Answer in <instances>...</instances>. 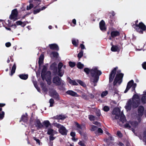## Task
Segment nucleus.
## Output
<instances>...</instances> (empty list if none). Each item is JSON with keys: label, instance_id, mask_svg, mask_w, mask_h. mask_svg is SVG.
I'll use <instances>...</instances> for the list:
<instances>
[{"label": "nucleus", "instance_id": "5701e85b", "mask_svg": "<svg viewBox=\"0 0 146 146\" xmlns=\"http://www.w3.org/2000/svg\"><path fill=\"white\" fill-rule=\"evenodd\" d=\"M111 44L112 45L111 48V50L112 52H118L119 50V47L117 45H114L112 44V43H111Z\"/></svg>", "mask_w": 146, "mask_h": 146}, {"label": "nucleus", "instance_id": "393cba45", "mask_svg": "<svg viewBox=\"0 0 146 146\" xmlns=\"http://www.w3.org/2000/svg\"><path fill=\"white\" fill-rule=\"evenodd\" d=\"M56 64L55 62H54L50 66V68L51 69L53 70L54 72L55 73V71L57 72V68L56 67Z\"/></svg>", "mask_w": 146, "mask_h": 146}, {"label": "nucleus", "instance_id": "6ab92c4d", "mask_svg": "<svg viewBox=\"0 0 146 146\" xmlns=\"http://www.w3.org/2000/svg\"><path fill=\"white\" fill-rule=\"evenodd\" d=\"M100 27L101 30L102 31H105L106 30L105 27V24L104 21L102 20L100 23Z\"/></svg>", "mask_w": 146, "mask_h": 146}, {"label": "nucleus", "instance_id": "8fccbe9b", "mask_svg": "<svg viewBox=\"0 0 146 146\" xmlns=\"http://www.w3.org/2000/svg\"><path fill=\"white\" fill-rule=\"evenodd\" d=\"M49 102L50 103V107H52L53 106V104L54 103V100L52 99L51 98L50 99L49 101Z\"/></svg>", "mask_w": 146, "mask_h": 146}, {"label": "nucleus", "instance_id": "603ef678", "mask_svg": "<svg viewBox=\"0 0 146 146\" xmlns=\"http://www.w3.org/2000/svg\"><path fill=\"white\" fill-rule=\"evenodd\" d=\"M97 129L98 127H97L94 125H92L90 130L92 131H95L96 130H97Z\"/></svg>", "mask_w": 146, "mask_h": 146}, {"label": "nucleus", "instance_id": "cd10ccee", "mask_svg": "<svg viewBox=\"0 0 146 146\" xmlns=\"http://www.w3.org/2000/svg\"><path fill=\"white\" fill-rule=\"evenodd\" d=\"M119 120L120 121L122 122L123 123L124 122L126 121L125 117L122 112H121L120 115Z\"/></svg>", "mask_w": 146, "mask_h": 146}, {"label": "nucleus", "instance_id": "1a4fd4ad", "mask_svg": "<svg viewBox=\"0 0 146 146\" xmlns=\"http://www.w3.org/2000/svg\"><path fill=\"white\" fill-rule=\"evenodd\" d=\"M63 66V64L61 62H60L58 65L57 75L61 77L63 76L64 72V70L62 68Z\"/></svg>", "mask_w": 146, "mask_h": 146}, {"label": "nucleus", "instance_id": "9b49d317", "mask_svg": "<svg viewBox=\"0 0 146 146\" xmlns=\"http://www.w3.org/2000/svg\"><path fill=\"white\" fill-rule=\"evenodd\" d=\"M117 68V67H116L111 71L109 76V82L110 83L113 81Z\"/></svg>", "mask_w": 146, "mask_h": 146}, {"label": "nucleus", "instance_id": "4c0bfd02", "mask_svg": "<svg viewBox=\"0 0 146 146\" xmlns=\"http://www.w3.org/2000/svg\"><path fill=\"white\" fill-rule=\"evenodd\" d=\"M77 66L78 68L81 69L83 68L84 65L81 62H79L77 64Z\"/></svg>", "mask_w": 146, "mask_h": 146}, {"label": "nucleus", "instance_id": "7c9ffc66", "mask_svg": "<svg viewBox=\"0 0 146 146\" xmlns=\"http://www.w3.org/2000/svg\"><path fill=\"white\" fill-rule=\"evenodd\" d=\"M72 42L73 44L76 47L78 46L79 41L78 40L75 39H73L72 40Z\"/></svg>", "mask_w": 146, "mask_h": 146}, {"label": "nucleus", "instance_id": "aec40b11", "mask_svg": "<svg viewBox=\"0 0 146 146\" xmlns=\"http://www.w3.org/2000/svg\"><path fill=\"white\" fill-rule=\"evenodd\" d=\"M66 93L67 94L72 96L77 97L79 96V95L76 92L72 90H68L66 92Z\"/></svg>", "mask_w": 146, "mask_h": 146}, {"label": "nucleus", "instance_id": "ddd939ff", "mask_svg": "<svg viewBox=\"0 0 146 146\" xmlns=\"http://www.w3.org/2000/svg\"><path fill=\"white\" fill-rule=\"evenodd\" d=\"M59 132L62 135H67L68 130L64 126H62L61 128L59 129Z\"/></svg>", "mask_w": 146, "mask_h": 146}, {"label": "nucleus", "instance_id": "423d86ee", "mask_svg": "<svg viewBox=\"0 0 146 146\" xmlns=\"http://www.w3.org/2000/svg\"><path fill=\"white\" fill-rule=\"evenodd\" d=\"M120 114V110L118 108H114L112 112L111 115L112 120L118 119L119 118Z\"/></svg>", "mask_w": 146, "mask_h": 146}, {"label": "nucleus", "instance_id": "f257e3e1", "mask_svg": "<svg viewBox=\"0 0 146 146\" xmlns=\"http://www.w3.org/2000/svg\"><path fill=\"white\" fill-rule=\"evenodd\" d=\"M140 102L139 96L137 95L134 94L132 98L127 101L125 108L127 111H130L132 108H137L140 104Z\"/></svg>", "mask_w": 146, "mask_h": 146}, {"label": "nucleus", "instance_id": "37998d69", "mask_svg": "<svg viewBox=\"0 0 146 146\" xmlns=\"http://www.w3.org/2000/svg\"><path fill=\"white\" fill-rule=\"evenodd\" d=\"M108 91L107 90H105L102 92V93L101 96L102 98L104 97L105 96L107 95L108 94Z\"/></svg>", "mask_w": 146, "mask_h": 146}, {"label": "nucleus", "instance_id": "79ce46f5", "mask_svg": "<svg viewBox=\"0 0 146 146\" xmlns=\"http://www.w3.org/2000/svg\"><path fill=\"white\" fill-rule=\"evenodd\" d=\"M5 112L3 111L0 112V120H2L4 117Z\"/></svg>", "mask_w": 146, "mask_h": 146}, {"label": "nucleus", "instance_id": "4be33fe9", "mask_svg": "<svg viewBox=\"0 0 146 146\" xmlns=\"http://www.w3.org/2000/svg\"><path fill=\"white\" fill-rule=\"evenodd\" d=\"M49 46L50 48L52 50H58L59 47L58 45L56 44H49Z\"/></svg>", "mask_w": 146, "mask_h": 146}, {"label": "nucleus", "instance_id": "864d4df0", "mask_svg": "<svg viewBox=\"0 0 146 146\" xmlns=\"http://www.w3.org/2000/svg\"><path fill=\"white\" fill-rule=\"evenodd\" d=\"M103 110L105 111H108L109 110L110 108L108 106H105L104 107Z\"/></svg>", "mask_w": 146, "mask_h": 146}, {"label": "nucleus", "instance_id": "9d476101", "mask_svg": "<svg viewBox=\"0 0 146 146\" xmlns=\"http://www.w3.org/2000/svg\"><path fill=\"white\" fill-rule=\"evenodd\" d=\"M18 12L17 9H15L13 10L11 12V15L9 16V18L11 20L15 21L17 19Z\"/></svg>", "mask_w": 146, "mask_h": 146}, {"label": "nucleus", "instance_id": "b1692460", "mask_svg": "<svg viewBox=\"0 0 146 146\" xmlns=\"http://www.w3.org/2000/svg\"><path fill=\"white\" fill-rule=\"evenodd\" d=\"M144 108L143 106H140L138 108V113L139 116H142L143 114Z\"/></svg>", "mask_w": 146, "mask_h": 146}, {"label": "nucleus", "instance_id": "2f4dec72", "mask_svg": "<svg viewBox=\"0 0 146 146\" xmlns=\"http://www.w3.org/2000/svg\"><path fill=\"white\" fill-rule=\"evenodd\" d=\"M55 119H58L63 120L66 118V117L64 115H56L55 117Z\"/></svg>", "mask_w": 146, "mask_h": 146}, {"label": "nucleus", "instance_id": "a19ab883", "mask_svg": "<svg viewBox=\"0 0 146 146\" xmlns=\"http://www.w3.org/2000/svg\"><path fill=\"white\" fill-rule=\"evenodd\" d=\"M69 83L71 84H72L73 85L77 86L78 85V84L75 81L72 80L71 79L69 81Z\"/></svg>", "mask_w": 146, "mask_h": 146}, {"label": "nucleus", "instance_id": "f3484780", "mask_svg": "<svg viewBox=\"0 0 146 146\" xmlns=\"http://www.w3.org/2000/svg\"><path fill=\"white\" fill-rule=\"evenodd\" d=\"M75 124L77 127L76 130L78 131V133L81 135L82 131V128L83 127L82 125H81L78 123L77 122H75Z\"/></svg>", "mask_w": 146, "mask_h": 146}, {"label": "nucleus", "instance_id": "ea45409f", "mask_svg": "<svg viewBox=\"0 0 146 146\" xmlns=\"http://www.w3.org/2000/svg\"><path fill=\"white\" fill-rule=\"evenodd\" d=\"M103 132L101 128H98L97 130L95 132V134H98L102 133Z\"/></svg>", "mask_w": 146, "mask_h": 146}, {"label": "nucleus", "instance_id": "bf43d9fd", "mask_svg": "<svg viewBox=\"0 0 146 146\" xmlns=\"http://www.w3.org/2000/svg\"><path fill=\"white\" fill-rule=\"evenodd\" d=\"M5 104L4 103H0V112L1 111H2V107H3L5 106Z\"/></svg>", "mask_w": 146, "mask_h": 146}, {"label": "nucleus", "instance_id": "0e129e2a", "mask_svg": "<svg viewBox=\"0 0 146 146\" xmlns=\"http://www.w3.org/2000/svg\"><path fill=\"white\" fill-rule=\"evenodd\" d=\"M117 135L120 137L122 136V135L120 131H117Z\"/></svg>", "mask_w": 146, "mask_h": 146}, {"label": "nucleus", "instance_id": "e2e57ef3", "mask_svg": "<svg viewBox=\"0 0 146 146\" xmlns=\"http://www.w3.org/2000/svg\"><path fill=\"white\" fill-rule=\"evenodd\" d=\"M93 123L98 126H101L100 123L97 121L94 122Z\"/></svg>", "mask_w": 146, "mask_h": 146}, {"label": "nucleus", "instance_id": "473e14b6", "mask_svg": "<svg viewBox=\"0 0 146 146\" xmlns=\"http://www.w3.org/2000/svg\"><path fill=\"white\" fill-rule=\"evenodd\" d=\"M16 69V65L15 63L13 65L11 70V73L10 74L11 76H12L15 73Z\"/></svg>", "mask_w": 146, "mask_h": 146}, {"label": "nucleus", "instance_id": "49530a36", "mask_svg": "<svg viewBox=\"0 0 146 146\" xmlns=\"http://www.w3.org/2000/svg\"><path fill=\"white\" fill-rule=\"evenodd\" d=\"M88 117L90 120L91 121H94L95 120V117L93 115H89Z\"/></svg>", "mask_w": 146, "mask_h": 146}, {"label": "nucleus", "instance_id": "20e7f679", "mask_svg": "<svg viewBox=\"0 0 146 146\" xmlns=\"http://www.w3.org/2000/svg\"><path fill=\"white\" fill-rule=\"evenodd\" d=\"M140 34H143V31L146 29V26L142 22L140 23L138 25H133L132 26Z\"/></svg>", "mask_w": 146, "mask_h": 146}, {"label": "nucleus", "instance_id": "c85d7f7f", "mask_svg": "<svg viewBox=\"0 0 146 146\" xmlns=\"http://www.w3.org/2000/svg\"><path fill=\"white\" fill-rule=\"evenodd\" d=\"M27 116V113H25V115H22L21 117V120L25 122H27L28 120Z\"/></svg>", "mask_w": 146, "mask_h": 146}, {"label": "nucleus", "instance_id": "a211bd4d", "mask_svg": "<svg viewBox=\"0 0 146 146\" xmlns=\"http://www.w3.org/2000/svg\"><path fill=\"white\" fill-rule=\"evenodd\" d=\"M51 94L52 95L53 97L57 100H59V94L56 90H52L51 92Z\"/></svg>", "mask_w": 146, "mask_h": 146}, {"label": "nucleus", "instance_id": "13d9d810", "mask_svg": "<svg viewBox=\"0 0 146 146\" xmlns=\"http://www.w3.org/2000/svg\"><path fill=\"white\" fill-rule=\"evenodd\" d=\"M54 135H51L49 136V140L50 141H53L55 139V137H53Z\"/></svg>", "mask_w": 146, "mask_h": 146}, {"label": "nucleus", "instance_id": "69168bd1", "mask_svg": "<svg viewBox=\"0 0 146 146\" xmlns=\"http://www.w3.org/2000/svg\"><path fill=\"white\" fill-rule=\"evenodd\" d=\"M70 135L72 137H75L76 135V133L75 132H72L70 133Z\"/></svg>", "mask_w": 146, "mask_h": 146}, {"label": "nucleus", "instance_id": "c9c22d12", "mask_svg": "<svg viewBox=\"0 0 146 146\" xmlns=\"http://www.w3.org/2000/svg\"><path fill=\"white\" fill-rule=\"evenodd\" d=\"M141 101L143 104H145L146 103V96L144 95L143 96L141 99Z\"/></svg>", "mask_w": 146, "mask_h": 146}, {"label": "nucleus", "instance_id": "bb28decb", "mask_svg": "<svg viewBox=\"0 0 146 146\" xmlns=\"http://www.w3.org/2000/svg\"><path fill=\"white\" fill-rule=\"evenodd\" d=\"M119 33L118 31H113L111 33V36L112 37H114L118 36L119 35Z\"/></svg>", "mask_w": 146, "mask_h": 146}, {"label": "nucleus", "instance_id": "72a5a7b5", "mask_svg": "<svg viewBox=\"0 0 146 146\" xmlns=\"http://www.w3.org/2000/svg\"><path fill=\"white\" fill-rule=\"evenodd\" d=\"M47 73L49 75V77L48 78V79H46H46L45 80H46V81L49 84H50L51 83V82L50 80L51 78H50V75H51V72L50 71H48L47 72Z\"/></svg>", "mask_w": 146, "mask_h": 146}, {"label": "nucleus", "instance_id": "7ed1b4c3", "mask_svg": "<svg viewBox=\"0 0 146 146\" xmlns=\"http://www.w3.org/2000/svg\"><path fill=\"white\" fill-rule=\"evenodd\" d=\"M121 71L118 70L117 71V74L114 79L113 82L114 85H119L122 81V78L123 74L121 73Z\"/></svg>", "mask_w": 146, "mask_h": 146}, {"label": "nucleus", "instance_id": "dca6fc26", "mask_svg": "<svg viewBox=\"0 0 146 146\" xmlns=\"http://www.w3.org/2000/svg\"><path fill=\"white\" fill-rule=\"evenodd\" d=\"M75 124L77 127L76 130L78 131V133L81 135L82 131V128L83 127L82 125H81L78 123L77 122H75Z\"/></svg>", "mask_w": 146, "mask_h": 146}, {"label": "nucleus", "instance_id": "f03ea898", "mask_svg": "<svg viewBox=\"0 0 146 146\" xmlns=\"http://www.w3.org/2000/svg\"><path fill=\"white\" fill-rule=\"evenodd\" d=\"M98 67H93L90 70V74L91 77L90 78V82L94 86L97 85L99 78V76L102 74L100 70H98Z\"/></svg>", "mask_w": 146, "mask_h": 146}, {"label": "nucleus", "instance_id": "680f3d73", "mask_svg": "<svg viewBox=\"0 0 146 146\" xmlns=\"http://www.w3.org/2000/svg\"><path fill=\"white\" fill-rule=\"evenodd\" d=\"M112 92L115 94H117V89L115 88H113L112 90Z\"/></svg>", "mask_w": 146, "mask_h": 146}, {"label": "nucleus", "instance_id": "5fc2aeb1", "mask_svg": "<svg viewBox=\"0 0 146 146\" xmlns=\"http://www.w3.org/2000/svg\"><path fill=\"white\" fill-rule=\"evenodd\" d=\"M55 126L59 129L60 128H61V127L63 125H62L59 123H56L55 124Z\"/></svg>", "mask_w": 146, "mask_h": 146}, {"label": "nucleus", "instance_id": "f704fd0d", "mask_svg": "<svg viewBox=\"0 0 146 146\" xmlns=\"http://www.w3.org/2000/svg\"><path fill=\"white\" fill-rule=\"evenodd\" d=\"M84 51L82 50H81L79 53L78 54L77 56L79 59V60H80V59L82 58V57L83 55Z\"/></svg>", "mask_w": 146, "mask_h": 146}, {"label": "nucleus", "instance_id": "0eeeda50", "mask_svg": "<svg viewBox=\"0 0 146 146\" xmlns=\"http://www.w3.org/2000/svg\"><path fill=\"white\" fill-rule=\"evenodd\" d=\"M52 82L56 86L61 84L63 86L65 85V82L63 81H62L61 78L57 76L54 77L53 78Z\"/></svg>", "mask_w": 146, "mask_h": 146}, {"label": "nucleus", "instance_id": "c03bdc74", "mask_svg": "<svg viewBox=\"0 0 146 146\" xmlns=\"http://www.w3.org/2000/svg\"><path fill=\"white\" fill-rule=\"evenodd\" d=\"M52 54L53 55V56L54 57L57 58H58V53L56 52H52Z\"/></svg>", "mask_w": 146, "mask_h": 146}, {"label": "nucleus", "instance_id": "f8f14e48", "mask_svg": "<svg viewBox=\"0 0 146 146\" xmlns=\"http://www.w3.org/2000/svg\"><path fill=\"white\" fill-rule=\"evenodd\" d=\"M46 65H44L43 66V68L42 70L41 74V77L43 80H44L45 79H46V74H48V73H47V72H46Z\"/></svg>", "mask_w": 146, "mask_h": 146}, {"label": "nucleus", "instance_id": "412c9836", "mask_svg": "<svg viewBox=\"0 0 146 146\" xmlns=\"http://www.w3.org/2000/svg\"><path fill=\"white\" fill-rule=\"evenodd\" d=\"M47 134L50 135H54L56 133V131L52 129L48 128L47 129Z\"/></svg>", "mask_w": 146, "mask_h": 146}, {"label": "nucleus", "instance_id": "39448f33", "mask_svg": "<svg viewBox=\"0 0 146 146\" xmlns=\"http://www.w3.org/2000/svg\"><path fill=\"white\" fill-rule=\"evenodd\" d=\"M137 86V84L135 83H134V81L133 80H131L129 82L126 88L124 91V93H126L131 88L132 92L134 91L135 93V88Z\"/></svg>", "mask_w": 146, "mask_h": 146}, {"label": "nucleus", "instance_id": "2eb2a0df", "mask_svg": "<svg viewBox=\"0 0 146 146\" xmlns=\"http://www.w3.org/2000/svg\"><path fill=\"white\" fill-rule=\"evenodd\" d=\"M75 124L77 127L76 130L78 131V133L81 135L82 131V128L83 127L82 125H81L78 123L77 122H75Z\"/></svg>", "mask_w": 146, "mask_h": 146}, {"label": "nucleus", "instance_id": "052dcab7", "mask_svg": "<svg viewBox=\"0 0 146 146\" xmlns=\"http://www.w3.org/2000/svg\"><path fill=\"white\" fill-rule=\"evenodd\" d=\"M96 113V115L98 116H100L101 115L100 111V110H97Z\"/></svg>", "mask_w": 146, "mask_h": 146}, {"label": "nucleus", "instance_id": "6e6d98bb", "mask_svg": "<svg viewBox=\"0 0 146 146\" xmlns=\"http://www.w3.org/2000/svg\"><path fill=\"white\" fill-rule=\"evenodd\" d=\"M33 139L34 140H35L37 143H38L39 145H40V141L39 139H37L36 137H34Z\"/></svg>", "mask_w": 146, "mask_h": 146}, {"label": "nucleus", "instance_id": "774afa93", "mask_svg": "<svg viewBox=\"0 0 146 146\" xmlns=\"http://www.w3.org/2000/svg\"><path fill=\"white\" fill-rule=\"evenodd\" d=\"M11 46V44L10 42H7L5 43V46L7 47H9Z\"/></svg>", "mask_w": 146, "mask_h": 146}, {"label": "nucleus", "instance_id": "4d7b16f0", "mask_svg": "<svg viewBox=\"0 0 146 146\" xmlns=\"http://www.w3.org/2000/svg\"><path fill=\"white\" fill-rule=\"evenodd\" d=\"M142 66L143 69L146 70V62H145L142 63Z\"/></svg>", "mask_w": 146, "mask_h": 146}, {"label": "nucleus", "instance_id": "3c124183", "mask_svg": "<svg viewBox=\"0 0 146 146\" xmlns=\"http://www.w3.org/2000/svg\"><path fill=\"white\" fill-rule=\"evenodd\" d=\"M33 7V5L32 4L30 3L29 6H27V10H29L31 9Z\"/></svg>", "mask_w": 146, "mask_h": 146}, {"label": "nucleus", "instance_id": "e433bc0d", "mask_svg": "<svg viewBox=\"0 0 146 146\" xmlns=\"http://www.w3.org/2000/svg\"><path fill=\"white\" fill-rule=\"evenodd\" d=\"M76 81L81 86L83 87H85L86 86V84L82 81L80 80H76Z\"/></svg>", "mask_w": 146, "mask_h": 146}, {"label": "nucleus", "instance_id": "4468645a", "mask_svg": "<svg viewBox=\"0 0 146 146\" xmlns=\"http://www.w3.org/2000/svg\"><path fill=\"white\" fill-rule=\"evenodd\" d=\"M35 125L38 130L41 129L43 127V125L41 123L40 121L38 119H36V120Z\"/></svg>", "mask_w": 146, "mask_h": 146}, {"label": "nucleus", "instance_id": "a18cd8bd", "mask_svg": "<svg viewBox=\"0 0 146 146\" xmlns=\"http://www.w3.org/2000/svg\"><path fill=\"white\" fill-rule=\"evenodd\" d=\"M69 64L71 68L74 67L76 65V63L75 62H72L71 61L69 62Z\"/></svg>", "mask_w": 146, "mask_h": 146}, {"label": "nucleus", "instance_id": "6e6552de", "mask_svg": "<svg viewBox=\"0 0 146 146\" xmlns=\"http://www.w3.org/2000/svg\"><path fill=\"white\" fill-rule=\"evenodd\" d=\"M138 123L136 121H130L124 125V127L126 128H127L130 129L132 127L133 128L136 127L138 125Z\"/></svg>", "mask_w": 146, "mask_h": 146}, {"label": "nucleus", "instance_id": "a878e982", "mask_svg": "<svg viewBox=\"0 0 146 146\" xmlns=\"http://www.w3.org/2000/svg\"><path fill=\"white\" fill-rule=\"evenodd\" d=\"M19 76L21 79L25 80L28 78V74H21L19 75Z\"/></svg>", "mask_w": 146, "mask_h": 146}, {"label": "nucleus", "instance_id": "c756f323", "mask_svg": "<svg viewBox=\"0 0 146 146\" xmlns=\"http://www.w3.org/2000/svg\"><path fill=\"white\" fill-rule=\"evenodd\" d=\"M42 123L46 128H48L49 125H50V123L48 120L44 121Z\"/></svg>", "mask_w": 146, "mask_h": 146}, {"label": "nucleus", "instance_id": "338daca9", "mask_svg": "<svg viewBox=\"0 0 146 146\" xmlns=\"http://www.w3.org/2000/svg\"><path fill=\"white\" fill-rule=\"evenodd\" d=\"M16 23L17 25H21L22 24V23L20 21H18L16 22Z\"/></svg>", "mask_w": 146, "mask_h": 146}, {"label": "nucleus", "instance_id": "09e8293b", "mask_svg": "<svg viewBox=\"0 0 146 146\" xmlns=\"http://www.w3.org/2000/svg\"><path fill=\"white\" fill-rule=\"evenodd\" d=\"M84 72L86 74H89L90 73V70L88 68H85L84 69Z\"/></svg>", "mask_w": 146, "mask_h": 146}, {"label": "nucleus", "instance_id": "58836bf2", "mask_svg": "<svg viewBox=\"0 0 146 146\" xmlns=\"http://www.w3.org/2000/svg\"><path fill=\"white\" fill-rule=\"evenodd\" d=\"M33 84H34V85L35 87L36 88V89L37 90V91L38 92H40V89L38 87V86L37 85L36 82V81H33Z\"/></svg>", "mask_w": 146, "mask_h": 146}, {"label": "nucleus", "instance_id": "de8ad7c7", "mask_svg": "<svg viewBox=\"0 0 146 146\" xmlns=\"http://www.w3.org/2000/svg\"><path fill=\"white\" fill-rule=\"evenodd\" d=\"M41 11L40 8L36 9L34 10L33 13L34 14H36L39 13Z\"/></svg>", "mask_w": 146, "mask_h": 146}]
</instances>
